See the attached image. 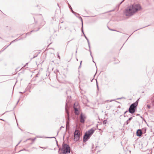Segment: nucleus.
I'll use <instances>...</instances> for the list:
<instances>
[{"instance_id":"1","label":"nucleus","mask_w":154,"mask_h":154,"mask_svg":"<svg viewBox=\"0 0 154 154\" xmlns=\"http://www.w3.org/2000/svg\"><path fill=\"white\" fill-rule=\"evenodd\" d=\"M142 9L139 4H134L131 5L126 8L124 11L125 14L128 17H131Z\"/></svg>"},{"instance_id":"2","label":"nucleus","mask_w":154,"mask_h":154,"mask_svg":"<svg viewBox=\"0 0 154 154\" xmlns=\"http://www.w3.org/2000/svg\"><path fill=\"white\" fill-rule=\"evenodd\" d=\"M147 145V143L146 142H143L142 141H140L138 140H136V143L134 144V149L135 146L140 149H142L143 148L146 147Z\"/></svg>"},{"instance_id":"3","label":"nucleus","mask_w":154,"mask_h":154,"mask_svg":"<svg viewBox=\"0 0 154 154\" xmlns=\"http://www.w3.org/2000/svg\"><path fill=\"white\" fill-rule=\"evenodd\" d=\"M61 151L63 154H68L70 152V147L68 144L63 143Z\"/></svg>"},{"instance_id":"4","label":"nucleus","mask_w":154,"mask_h":154,"mask_svg":"<svg viewBox=\"0 0 154 154\" xmlns=\"http://www.w3.org/2000/svg\"><path fill=\"white\" fill-rule=\"evenodd\" d=\"M137 104L138 102L136 101L135 103H133L130 105L128 110L130 113L132 114L134 112Z\"/></svg>"},{"instance_id":"5","label":"nucleus","mask_w":154,"mask_h":154,"mask_svg":"<svg viewBox=\"0 0 154 154\" xmlns=\"http://www.w3.org/2000/svg\"><path fill=\"white\" fill-rule=\"evenodd\" d=\"M36 137H40V138H54L55 140V141L56 142L57 144V146H58V145L57 143V138H56L55 137H47L45 136V135H38V136Z\"/></svg>"},{"instance_id":"6","label":"nucleus","mask_w":154,"mask_h":154,"mask_svg":"<svg viewBox=\"0 0 154 154\" xmlns=\"http://www.w3.org/2000/svg\"><path fill=\"white\" fill-rule=\"evenodd\" d=\"M85 118V115L82 113L80 115V122L82 123H84Z\"/></svg>"},{"instance_id":"7","label":"nucleus","mask_w":154,"mask_h":154,"mask_svg":"<svg viewBox=\"0 0 154 154\" xmlns=\"http://www.w3.org/2000/svg\"><path fill=\"white\" fill-rule=\"evenodd\" d=\"M94 129L91 128L86 131L84 135H92L94 132Z\"/></svg>"},{"instance_id":"8","label":"nucleus","mask_w":154,"mask_h":154,"mask_svg":"<svg viewBox=\"0 0 154 154\" xmlns=\"http://www.w3.org/2000/svg\"><path fill=\"white\" fill-rule=\"evenodd\" d=\"M91 135H84L83 141L86 142L90 137Z\"/></svg>"},{"instance_id":"9","label":"nucleus","mask_w":154,"mask_h":154,"mask_svg":"<svg viewBox=\"0 0 154 154\" xmlns=\"http://www.w3.org/2000/svg\"><path fill=\"white\" fill-rule=\"evenodd\" d=\"M144 134L143 130H141L140 129H138L136 132V135H142Z\"/></svg>"},{"instance_id":"10","label":"nucleus","mask_w":154,"mask_h":154,"mask_svg":"<svg viewBox=\"0 0 154 154\" xmlns=\"http://www.w3.org/2000/svg\"><path fill=\"white\" fill-rule=\"evenodd\" d=\"M67 105H68L67 103V102H66V106H65V109H66V112L67 114L68 119V120H69V112L67 111Z\"/></svg>"},{"instance_id":"11","label":"nucleus","mask_w":154,"mask_h":154,"mask_svg":"<svg viewBox=\"0 0 154 154\" xmlns=\"http://www.w3.org/2000/svg\"><path fill=\"white\" fill-rule=\"evenodd\" d=\"M80 135H74V140L75 141H76L79 140Z\"/></svg>"},{"instance_id":"12","label":"nucleus","mask_w":154,"mask_h":154,"mask_svg":"<svg viewBox=\"0 0 154 154\" xmlns=\"http://www.w3.org/2000/svg\"><path fill=\"white\" fill-rule=\"evenodd\" d=\"M74 108L75 110V114L77 115H79V111L78 110L77 108L75 107V106L74 107Z\"/></svg>"},{"instance_id":"13","label":"nucleus","mask_w":154,"mask_h":154,"mask_svg":"<svg viewBox=\"0 0 154 154\" xmlns=\"http://www.w3.org/2000/svg\"><path fill=\"white\" fill-rule=\"evenodd\" d=\"M74 135H80L79 131V130H75Z\"/></svg>"},{"instance_id":"14","label":"nucleus","mask_w":154,"mask_h":154,"mask_svg":"<svg viewBox=\"0 0 154 154\" xmlns=\"http://www.w3.org/2000/svg\"><path fill=\"white\" fill-rule=\"evenodd\" d=\"M36 137H35V138H33V139H32V138H29V139H27L26 140L24 141V142H26L27 140H32V141H34V140H35V139H36Z\"/></svg>"},{"instance_id":"15","label":"nucleus","mask_w":154,"mask_h":154,"mask_svg":"<svg viewBox=\"0 0 154 154\" xmlns=\"http://www.w3.org/2000/svg\"><path fill=\"white\" fill-rule=\"evenodd\" d=\"M16 40V39L15 40H14V41H12L11 42L9 45H8V46H7L6 47H5L2 50V51H4L5 49L7 47H8L11 44V43H12V42H14Z\"/></svg>"},{"instance_id":"16","label":"nucleus","mask_w":154,"mask_h":154,"mask_svg":"<svg viewBox=\"0 0 154 154\" xmlns=\"http://www.w3.org/2000/svg\"><path fill=\"white\" fill-rule=\"evenodd\" d=\"M82 21V19L81 17H78ZM83 26H82V27Z\"/></svg>"},{"instance_id":"17","label":"nucleus","mask_w":154,"mask_h":154,"mask_svg":"<svg viewBox=\"0 0 154 154\" xmlns=\"http://www.w3.org/2000/svg\"><path fill=\"white\" fill-rule=\"evenodd\" d=\"M152 105H153V106H154V97L153 98V100L152 102Z\"/></svg>"},{"instance_id":"18","label":"nucleus","mask_w":154,"mask_h":154,"mask_svg":"<svg viewBox=\"0 0 154 154\" xmlns=\"http://www.w3.org/2000/svg\"><path fill=\"white\" fill-rule=\"evenodd\" d=\"M132 117H131L129 118V119H128V120H127V122H128L129 121H130L132 119Z\"/></svg>"},{"instance_id":"19","label":"nucleus","mask_w":154,"mask_h":154,"mask_svg":"<svg viewBox=\"0 0 154 154\" xmlns=\"http://www.w3.org/2000/svg\"><path fill=\"white\" fill-rule=\"evenodd\" d=\"M76 16V17H78L79 16H78V15H79V14L75 13V14H74Z\"/></svg>"},{"instance_id":"20","label":"nucleus","mask_w":154,"mask_h":154,"mask_svg":"<svg viewBox=\"0 0 154 154\" xmlns=\"http://www.w3.org/2000/svg\"><path fill=\"white\" fill-rule=\"evenodd\" d=\"M142 130H143V133L144 134L146 132V129H143Z\"/></svg>"},{"instance_id":"21","label":"nucleus","mask_w":154,"mask_h":154,"mask_svg":"<svg viewBox=\"0 0 154 154\" xmlns=\"http://www.w3.org/2000/svg\"><path fill=\"white\" fill-rule=\"evenodd\" d=\"M147 106L148 109H150L151 108V106L149 105H147Z\"/></svg>"},{"instance_id":"22","label":"nucleus","mask_w":154,"mask_h":154,"mask_svg":"<svg viewBox=\"0 0 154 154\" xmlns=\"http://www.w3.org/2000/svg\"><path fill=\"white\" fill-rule=\"evenodd\" d=\"M89 51H90V53L91 55V57H92V58H93V57H92V55H91V50H90V49H89Z\"/></svg>"},{"instance_id":"23","label":"nucleus","mask_w":154,"mask_h":154,"mask_svg":"<svg viewBox=\"0 0 154 154\" xmlns=\"http://www.w3.org/2000/svg\"><path fill=\"white\" fill-rule=\"evenodd\" d=\"M106 121L105 120L103 122V123L104 124H106Z\"/></svg>"},{"instance_id":"24","label":"nucleus","mask_w":154,"mask_h":154,"mask_svg":"<svg viewBox=\"0 0 154 154\" xmlns=\"http://www.w3.org/2000/svg\"><path fill=\"white\" fill-rule=\"evenodd\" d=\"M39 148H43V149H46L47 148L46 147H41V146H39Z\"/></svg>"},{"instance_id":"25","label":"nucleus","mask_w":154,"mask_h":154,"mask_svg":"<svg viewBox=\"0 0 154 154\" xmlns=\"http://www.w3.org/2000/svg\"><path fill=\"white\" fill-rule=\"evenodd\" d=\"M125 139H123L122 140V141L121 142V143H123V142H124V141H125Z\"/></svg>"},{"instance_id":"26","label":"nucleus","mask_w":154,"mask_h":154,"mask_svg":"<svg viewBox=\"0 0 154 154\" xmlns=\"http://www.w3.org/2000/svg\"><path fill=\"white\" fill-rule=\"evenodd\" d=\"M21 142V141H20L18 143L17 145L16 146H18V145H19V144L20 143V142Z\"/></svg>"},{"instance_id":"27","label":"nucleus","mask_w":154,"mask_h":154,"mask_svg":"<svg viewBox=\"0 0 154 154\" xmlns=\"http://www.w3.org/2000/svg\"><path fill=\"white\" fill-rule=\"evenodd\" d=\"M94 146V145L93 144H92V149H93Z\"/></svg>"},{"instance_id":"28","label":"nucleus","mask_w":154,"mask_h":154,"mask_svg":"<svg viewBox=\"0 0 154 154\" xmlns=\"http://www.w3.org/2000/svg\"><path fill=\"white\" fill-rule=\"evenodd\" d=\"M124 0H123L122 1V2H121L120 3V4H120V5L122 3V2H123L124 1Z\"/></svg>"},{"instance_id":"29","label":"nucleus","mask_w":154,"mask_h":154,"mask_svg":"<svg viewBox=\"0 0 154 154\" xmlns=\"http://www.w3.org/2000/svg\"><path fill=\"white\" fill-rule=\"evenodd\" d=\"M97 89H98L99 88H98V85H97Z\"/></svg>"},{"instance_id":"30","label":"nucleus","mask_w":154,"mask_h":154,"mask_svg":"<svg viewBox=\"0 0 154 154\" xmlns=\"http://www.w3.org/2000/svg\"><path fill=\"white\" fill-rule=\"evenodd\" d=\"M72 11L73 14H75V12L73 10Z\"/></svg>"},{"instance_id":"31","label":"nucleus","mask_w":154,"mask_h":154,"mask_svg":"<svg viewBox=\"0 0 154 154\" xmlns=\"http://www.w3.org/2000/svg\"><path fill=\"white\" fill-rule=\"evenodd\" d=\"M88 46H89V45H90V42H89V41H88Z\"/></svg>"},{"instance_id":"32","label":"nucleus","mask_w":154,"mask_h":154,"mask_svg":"<svg viewBox=\"0 0 154 154\" xmlns=\"http://www.w3.org/2000/svg\"><path fill=\"white\" fill-rule=\"evenodd\" d=\"M58 58H59V59H60V56H59V54H58Z\"/></svg>"},{"instance_id":"33","label":"nucleus","mask_w":154,"mask_h":154,"mask_svg":"<svg viewBox=\"0 0 154 154\" xmlns=\"http://www.w3.org/2000/svg\"><path fill=\"white\" fill-rule=\"evenodd\" d=\"M84 36H85V38H86V39H88V38H87V37H86V36L85 35H84Z\"/></svg>"},{"instance_id":"34","label":"nucleus","mask_w":154,"mask_h":154,"mask_svg":"<svg viewBox=\"0 0 154 154\" xmlns=\"http://www.w3.org/2000/svg\"><path fill=\"white\" fill-rule=\"evenodd\" d=\"M77 104V103H75L74 104V105L75 106L76 104Z\"/></svg>"},{"instance_id":"35","label":"nucleus","mask_w":154,"mask_h":154,"mask_svg":"<svg viewBox=\"0 0 154 154\" xmlns=\"http://www.w3.org/2000/svg\"><path fill=\"white\" fill-rule=\"evenodd\" d=\"M24 150H26V151H29L28 150H26V149H24Z\"/></svg>"},{"instance_id":"36","label":"nucleus","mask_w":154,"mask_h":154,"mask_svg":"<svg viewBox=\"0 0 154 154\" xmlns=\"http://www.w3.org/2000/svg\"><path fill=\"white\" fill-rule=\"evenodd\" d=\"M128 112V111H125V113H126V112Z\"/></svg>"},{"instance_id":"37","label":"nucleus","mask_w":154,"mask_h":154,"mask_svg":"<svg viewBox=\"0 0 154 154\" xmlns=\"http://www.w3.org/2000/svg\"><path fill=\"white\" fill-rule=\"evenodd\" d=\"M64 136H65V135H63V139H64Z\"/></svg>"},{"instance_id":"38","label":"nucleus","mask_w":154,"mask_h":154,"mask_svg":"<svg viewBox=\"0 0 154 154\" xmlns=\"http://www.w3.org/2000/svg\"><path fill=\"white\" fill-rule=\"evenodd\" d=\"M89 46V49H90V45H89V46Z\"/></svg>"},{"instance_id":"39","label":"nucleus","mask_w":154,"mask_h":154,"mask_svg":"<svg viewBox=\"0 0 154 154\" xmlns=\"http://www.w3.org/2000/svg\"><path fill=\"white\" fill-rule=\"evenodd\" d=\"M19 100L17 101V104L19 102Z\"/></svg>"},{"instance_id":"40","label":"nucleus","mask_w":154,"mask_h":154,"mask_svg":"<svg viewBox=\"0 0 154 154\" xmlns=\"http://www.w3.org/2000/svg\"><path fill=\"white\" fill-rule=\"evenodd\" d=\"M87 40L88 42V41H89L88 39H87Z\"/></svg>"},{"instance_id":"41","label":"nucleus","mask_w":154,"mask_h":154,"mask_svg":"<svg viewBox=\"0 0 154 154\" xmlns=\"http://www.w3.org/2000/svg\"><path fill=\"white\" fill-rule=\"evenodd\" d=\"M32 148L35 149H36V148H35V147H33Z\"/></svg>"},{"instance_id":"42","label":"nucleus","mask_w":154,"mask_h":154,"mask_svg":"<svg viewBox=\"0 0 154 154\" xmlns=\"http://www.w3.org/2000/svg\"><path fill=\"white\" fill-rule=\"evenodd\" d=\"M66 123H67L66 125H67V124H68V121H67V122Z\"/></svg>"},{"instance_id":"43","label":"nucleus","mask_w":154,"mask_h":154,"mask_svg":"<svg viewBox=\"0 0 154 154\" xmlns=\"http://www.w3.org/2000/svg\"><path fill=\"white\" fill-rule=\"evenodd\" d=\"M137 136L139 137H141V135H137Z\"/></svg>"},{"instance_id":"44","label":"nucleus","mask_w":154,"mask_h":154,"mask_svg":"<svg viewBox=\"0 0 154 154\" xmlns=\"http://www.w3.org/2000/svg\"><path fill=\"white\" fill-rule=\"evenodd\" d=\"M27 64H28V63H27L26 64V65L24 66H26V65H27Z\"/></svg>"},{"instance_id":"45","label":"nucleus","mask_w":154,"mask_h":154,"mask_svg":"<svg viewBox=\"0 0 154 154\" xmlns=\"http://www.w3.org/2000/svg\"><path fill=\"white\" fill-rule=\"evenodd\" d=\"M128 122H127V124H128Z\"/></svg>"},{"instance_id":"46","label":"nucleus","mask_w":154,"mask_h":154,"mask_svg":"<svg viewBox=\"0 0 154 154\" xmlns=\"http://www.w3.org/2000/svg\"><path fill=\"white\" fill-rule=\"evenodd\" d=\"M82 62V61H81V63H80V65H81V64Z\"/></svg>"},{"instance_id":"47","label":"nucleus","mask_w":154,"mask_h":154,"mask_svg":"<svg viewBox=\"0 0 154 154\" xmlns=\"http://www.w3.org/2000/svg\"><path fill=\"white\" fill-rule=\"evenodd\" d=\"M82 32L83 33H84V32H83V29H82ZM83 34H84V33H83Z\"/></svg>"},{"instance_id":"48","label":"nucleus","mask_w":154,"mask_h":154,"mask_svg":"<svg viewBox=\"0 0 154 154\" xmlns=\"http://www.w3.org/2000/svg\"><path fill=\"white\" fill-rule=\"evenodd\" d=\"M111 30H112V31H114V30H113V29H111Z\"/></svg>"},{"instance_id":"49","label":"nucleus","mask_w":154,"mask_h":154,"mask_svg":"<svg viewBox=\"0 0 154 154\" xmlns=\"http://www.w3.org/2000/svg\"><path fill=\"white\" fill-rule=\"evenodd\" d=\"M22 150H20L19 151V152H20V151H22Z\"/></svg>"},{"instance_id":"50","label":"nucleus","mask_w":154,"mask_h":154,"mask_svg":"<svg viewBox=\"0 0 154 154\" xmlns=\"http://www.w3.org/2000/svg\"><path fill=\"white\" fill-rule=\"evenodd\" d=\"M32 144V143H30L31 144Z\"/></svg>"},{"instance_id":"51","label":"nucleus","mask_w":154,"mask_h":154,"mask_svg":"<svg viewBox=\"0 0 154 154\" xmlns=\"http://www.w3.org/2000/svg\"><path fill=\"white\" fill-rule=\"evenodd\" d=\"M0 120H3V119H0Z\"/></svg>"},{"instance_id":"52","label":"nucleus","mask_w":154,"mask_h":154,"mask_svg":"<svg viewBox=\"0 0 154 154\" xmlns=\"http://www.w3.org/2000/svg\"><path fill=\"white\" fill-rule=\"evenodd\" d=\"M57 5H58V6H59V5H58V4H57Z\"/></svg>"},{"instance_id":"53","label":"nucleus","mask_w":154,"mask_h":154,"mask_svg":"<svg viewBox=\"0 0 154 154\" xmlns=\"http://www.w3.org/2000/svg\"><path fill=\"white\" fill-rule=\"evenodd\" d=\"M70 9H71H71H72V8H70Z\"/></svg>"}]
</instances>
